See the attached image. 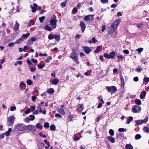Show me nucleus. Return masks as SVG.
Segmentation results:
<instances>
[{
	"mask_svg": "<svg viewBox=\"0 0 149 149\" xmlns=\"http://www.w3.org/2000/svg\"><path fill=\"white\" fill-rule=\"evenodd\" d=\"M57 22V21L56 20V17L55 16V17L50 21V24L52 26L53 29H55L56 27Z\"/></svg>",
	"mask_w": 149,
	"mask_h": 149,
	"instance_id": "obj_7",
	"label": "nucleus"
},
{
	"mask_svg": "<svg viewBox=\"0 0 149 149\" xmlns=\"http://www.w3.org/2000/svg\"><path fill=\"white\" fill-rule=\"evenodd\" d=\"M79 139L80 138L77 136H74V139L75 141L79 140Z\"/></svg>",
	"mask_w": 149,
	"mask_h": 149,
	"instance_id": "obj_60",
	"label": "nucleus"
},
{
	"mask_svg": "<svg viewBox=\"0 0 149 149\" xmlns=\"http://www.w3.org/2000/svg\"><path fill=\"white\" fill-rule=\"evenodd\" d=\"M126 149H133V147L130 144H127L126 145Z\"/></svg>",
	"mask_w": 149,
	"mask_h": 149,
	"instance_id": "obj_28",
	"label": "nucleus"
},
{
	"mask_svg": "<svg viewBox=\"0 0 149 149\" xmlns=\"http://www.w3.org/2000/svg\"><path fill=\"white\" fill-rule=\"evenodd\" d=\"M83 48L84 52L87 54H89L91 51V49L88 47H84Z\"/></svg>",
	"mask_w": 149,
	"mask_h": 149,
	"instance_id": "obj_12",
	"label": "nucleus"
},
{
	"mask_svg": "<svg viewBox=\"0 0 149 149\" xmlns=\"http://www.w3.org/2000/svg\"><path fill=\"white\" fill-rule=\"evenodd\" d=\"M120 77L121 82V86H123V87H124L125 85L124 79L122 75L120 76Z\"/></svg>",
	"mask_w": 149,
	"mask_h": 149,
	"instance_id": "obj_20",
	"label": "nucleus"
},
{
	"mask_svg": "<svg viewBox=\"0 0 149 149\" xmlns=\"http://www.w3.org/2000/svg\"><path fill=\"white\" fill-rule=\"evenodd\" d=\"M45 19V17L44 16L40 17L39 18V20L40 22H42Z\"/></svg>",
	"mask_w": 149,
	"mask_h": 149,
	"instance_id": "obj_38",
	"label": "nucleus"
},
{
	"mask_svg": "<svg viewBox=\"0 0 149 149\" xmlns=\"http://www.w3.org/2000/svg\"><path fill=\"white\" fill-rule=\"evenodd\" d=\"M55 35V34H49L48 36V39L51 40L54 38Z\"/></svg>",
	"mask_w": 149,
	"mask_h": 149,
	"instance_id": "obj_19",
	"label": "nucleus"
},
{
	"mask_svg": "<svg viewBox=\"0 0 149 149\" xmlns=\"http://www.w3.org/2000/svg\"><path fill=\"white\" fill-rule=\"evenodd\" d=\"M29 116L30 117V120H33L35 119V117L33 115H30Z\"/></svg>",
	"mask_w": 149,
	"mask_h": 149,
	"instance_id": "obj_55",
	"label": "nucleus"
},
{
	"mask_svg": "<svg viewBox=\"0 0 149 149\" xmlns=\"http://www.w3.org/2000/svg\"><path fill=\"white\" fill-rule=\"evenodd\" d=\"M30 6L31 8L32 9V12L33 13H35L36 11L37 8H34L33 6H32L31 5H30Z\"/></svg>",
	"mask_w": 149,
	"mask_h": 149,
	"instance_id": "obj_40",
	"label": "nucleus"
},
{
	"mask_svg": "<svg viewBox=\"0 0 149 149\" xmlns=\"http://www.w3.org/2000/svg\"><path fill=\"white\" fill-rule=\"evenodd\" d=\"M80 25L81 29L82 32V33H84L86 28V25L83 21H81L80 22Z\"/></svg>",
	"mask_w": 149,
	"mask_h": 149,
	"instance_id": "obj_11",
	"label": "nucleus"
},
{
	"mask_svg": "<svg viewBox=\"0 0 149 149\" xmlns=\"http://www.w3.org/2000/svg\"><path fill=\"white\" fill-rule=\"evenodd\" d=\"M141 138V136L139 134H137L135 136V139L136 140L139 139Z\"/></svg>",
	"mask_w": 149,
	"mask_h": 149,
	"instance_id": "obj_37",
	"label": "nucleus"
},
{
	"mask_svg": "<svg viewBox=\"0 0 149 149\" xmlns=\"http://www.w3.org/2000/svg\"><path fill=\"white\" fill-rule=\"evenodd\" d=\"M70 57L76 61L77 63L78 64L79 63V62L78 61V55L74 52V50H73V52L71 53V55Z\"/></svg>",
	"mask_w": 149,
	"mask_h": 149,
	"instance_id": "obj_4",
	"label": "nucleus"
},
{
	"mask_svg": "<svg viewBox=\"0 0 149 149\" xmlns=\"http://www.w3.org/2000/svg\"><path fill=\"white\" fill-rule=\"evenodd\" d=\"M133 120V118L132 116H130L127 119V123L129 124Z\"/></svg>",
	"mask_w": 149,
	"mask_h": 149,
	"instance_id": "obj_32",
	"label": "nucleus"
},
{
	"mask_svg": "<svg viewBox=\"0 0 149 149\" xmlns=\"http://www.w3.org/2000/svg\"><path fill=\"white\" fill-rule=\"evenodd\" d=\"M143 130L146 133L149 132V128L148 127H144L143 128Z\"/></svg>",
	"mask_w": 149,
	"mask_h": 149,
	"instance_id": "obj_39",
	"label": "nucleus"
},
{
	"mask_svg": "<svg viewBox=\"0 0 149 149\" xmlns=\"http://www.w3.org/2000/svg\"><path fill=\"white\" fill-rule=\"evenodd\" d=\"M146 92L145 91H143L140 95V98L141 99H143L146 96Z\"/></svg>",
	"mask_w": 149,
	"mask_h": 149,
	"instance_id": "obj_16",
	"label": "nucleus"
},
{
	"mask_svg": "<svg viewBox=\"0 0 149 149\" xmlns=\"http://www.w3.org/2000/svg\"><path fill=\"white\" fill-rule=\"evenodd\" d=\"M27 125H24L22 124H19L15 125L14 129L17 131H21L26 130Z\"/></svg>",
	"mask_w": 149,
	"mask_h": 149,
	"instance_id": "obj_2",
	"label": "nucleus"
},
{
	"mask_svg": "<svg viewBox=\"0 0 149 149\" xmlns=\"http://www.w3.org/2000/svg\"><path fill=\"white\" fill-rule=\"evenodd\" d=\"M54 38L57 42H58L60 40V35L55 34Z\"/></svg>",
	"mask_w": 149,
	"mask_h": 149,
	"instance_id": "obj_21",
	"label": "nucleus"
},
{
	"mask_svg": "<svg viewBox=\"0 0 149 149\" xmlns=\"http://www.w3.org/2000/svg\"><path fill=\"white\" fill-rule=\"evenodd\" d=\"M39 134L41 137H42L43 138H46V136L45 135H42V132L39 133Z\"/></svg>",
	"mask_w": 149,
	"mask_h": 149,
	"instance_id": "obj_57",
	"label": "nucleus"
},
{
	"mask_svg": "<svg viewBox=\"0 0 149 149\" xmlns=\"http://www.w3.org/2000/svg\"><path fill=\"white\" fill-rule=\"evenodd\" d=\"M135 103L136 104L139 105H141V101L139 99H136L135 100Z\"/></svg>",
	"mask_w": 149,
	"mask_h": 149,
	"instance_id": "obj_41",
	"label": "nucleus"
},
{
	"mask_svg": "<svg viewBox=\"0 0 149 149\" xmlns=\"http://www.w3.org/2000/svg\"><path fill=\"white\" fill-rule=\"evenodd\" d=\"M15 118L14 116H11L7 118V125L10 126L13 124Z\"/></svg>",
	"mask_w": 149,
	"mask_h": 149,
	"instance_id": "obj_3",
	"label": "nucleus"
},
{
	"mask_svg": "<svg viewBox=\"0 0 149 149\" xmlns=\"http://www.w3.org/2000/svg\"><path fill=\"white\" fill-rule=\"evenodd\" d=\"M102 49V47L98 46L97 47L96 49L95 50L94 52L95 53H97L101 51V49Z\"/></svg>",
	"mask_w": 149,
	"mask_h": 149,
	"instance_id": "obj_25",
	"label": "nucleus"
},
{
	"mask_svg": "<svg viewBox=\"0 0 149 149\" xmlns=\"http://www.w3.org/2000/svg\"><path fill=\"white\" fill-rule=\"evenodd\" d=\"M142 70V68L140 66L138 67V68L136 69V71L138 72H140Z\"/></svg>",
	"mask_w": 149,
	"mask_h": 149,
	"instance_id": "obj_34",
	"label": "nucleus"
},
{
	"mask_svg": "<svg viewBox=\"0 0 149 149\" xmlns=\"http://www.w3.org/2000/svg\"><path fill=\"white\" fill-rule=\"evenodd\" d=\"M26 83L27 84L29 85H31L32 83V81L29 79H27L26 81Z\"/></svg>",
	"mask_w": 149,
	"mask_h": 149,
	"instance_id": "obj_45",
	"label": "nucleus"
},
{
	"mask_svg": "<svg viewBox=\"0 0 149 149\" xmlns=\"http://www.w3.org/2000/svg\"><path fill=\"white\" fill-rule=\"evenodd\" d=\"M30 39L33 42L35 41L36 40V38L32 37Z\"/></svg>",
	"mask_w": 149,
	"mask_h": 149,
	"instance_id": "obj_62",
	"label": "nucleus"
},
{
	"mask_svg": "<svg viewBox=\"0 0 149 149\" xmlns=\"http://www.w3.org/2000/svg\"><path fill=\"white\" fill-rule=\"evenodd\" d=\"M25 84L24 81H22L19 84V88L21 89H23L24 88V87L25 86Z\"/></svg>",
	"mask_w": 149,
	"mask_h": 149,
	"instance_id": "obj_22",
	"label": "nucleus"
},
{
	"mask_svg": "<svg viewBox=\"0 0 149 149\" xmlns=\"http://www.w3.org/2000/svg\"><path fill=\"white\" fill-rule=\"evenodd\" d=\"M107 139L111 143H113L115 142V139L111 136H107Z\"/></svg>",
	"mask_w": 149,
	"mask_h": 149,
	"instance_id": "obj_15",
	"label": "nucleus"
},
{
	"mask_svg": "<svg viewBox=\"0 0 149 149\" xmlns=\"http://www.w3.org/2000/svg\"><path fill=\"white\" fill-rule=\"evenodd\" d=\"M45 66L44 65H42L40 63H39L37 65V66L39 69H41L43 68Z\"/></svg>",
	"mask_w": 149,
	"mask_h": 149,
	"instance_id": "obj_36",
	"label": "nucleus"
},
{
	"mask_svg": "<svg viewBox=\"0 0 149 149\" xmlns=\"http://www.w3.org/2000/svg\"><path fill=\"white\" fill-rule=\"evenodd\" d=\"M15 42H11L8 44V45L9 47H11L14 46Z\"/></svg>",
	"mask_w": 149,
	"mask_h": 149,
	"instance_id": "obj_56",
	"label": "nucleus"
},
{
	"mask_svg": "<svg viewBox=\"0 0 149 149\" xmlns=\"http://www.w3.org/2000/svg\"><path fill=\"white\" fill-rule=\"evenodd\" d=\"M141 107L139 106L135 105L132 108V111L135 113L139 112L141 110Z\"/></svg>",
	"mask_w": 149,
	"mask_h": 149,
	"instance_id": "obj_6",
	"label": "nucleus"
},
{
	"mask_svg": "<svg viewBox=\"0 0 149 149\" xmlns=\"http://www.w3.org/2000/svg\"><path fill=\"white\" fill-rule=\"evenodd\" d=\"M143 80L145 82H148L149 81V78L145 77L144 78Z\"/></svg>",
	"mask_w": 149,
	"mask_h": 149,
	"instance_id": "obj_52",
	"label": "nucleus"
},
{
	"mask_svg": "<svg viewBox=\"0 0 149 149\" xmlns=\"http://www.w3.org/2000/svg\"><path fill=\"white\" fill-rule=\"evenodd\" d=\"M59 81V80L58 79H51L50 82L52 83V84L56 85L58 84Z\"/></svg>",
	"mask_w": 149,
	"mask_h": 149,
	"instance_id": "obj_10",
	"label": "nucleus"
},
{
	"mask_svg": "<svg viewBox=\"0 0 149 149\" xmlns=\"http://www.w3.org/2000/svg\"><path fill=\"white\" fill-rule=\"evenodd\" d=\"M126 130V129L123 128H120L118 129V131L120 132H124Z\"/></svg>",
	"mask_w": 149,
	"mask_h": 149,
	"instance_id": "obj_50",
	"label": "nucleus"
},
{
	"mask_svg": "<svg viewBox=\"0 0 149 149\" xmlns=\"http://www.w3.org/2000/svg\"><path fill=\"white\" fill-rule=\"evenodd\" d=\"M26 130H28L29 131L32 132H35L36 130L35 127L33 125H29L27 126Z\"/></svg>",
	"mask_w": 149,
	"mask_h": 149,
	"instance_id": "obj_9",
	"label": "nucleus"
},
{
	"mask_svg": "<svg viewBox=\"0 0 149 149\" xmlns=\"http://www.w3.org/2000/svg\"><path fill=\"white\" fill-rule=\"evenodd\" d=\"M106 26H105V25H103L102 26V27H101L102 29L101 30V31L102 32H103L104 31V30H105V29H106Z\"/></svg>",
	"mask_w": 149,
	"mask_h": 149,
	"instance_id": "obj_58",
	"label": "nucleus"
},
{
	"mask_svg": "<svg viewBox=\"0 0 149 149\" xmlns=\"http://www.w3.org/2000/svg\"><path fill=\"white\" fill-rule=\"evenodd\" d=\"M33 42L29 39L26 42V44L27 45L29 46L31 45Z\"/></svg>",
	"mask_w": 149,
	"mask_h": 149,
	"instance_id": "obj_33",
	"label": "nucleus"
},
{
	"mask_svg": "<svg viewBox=\"0 0 149 149\" xmlns=\"http://www.w3.org/2000/svg\"><path fill=\"white\" fill-rule=\"evenodd\" d=\"M101 2L103 3H107L108 2V0H100Z\"/></svg>",
	"mask_w": 149,
	"mask_h": 149,
	"instance_id": "obj_59",
	"label": "nucleus"
},
{
	"mask_svg": "<svg viewBox=\"0 0 149 149\" xmlns=\"http://www.w3.org/2000/svg\"><path fill=\"white\" fill-rule=\"evenodd\" d=\"M120 22V20L117 19L111 25L108 31L109 34L111 35L115 32V31L117 30L118 26L119 25Z\"/></svg>",
	"mask_w": 149,
	"mask_h": 149,
	"instance_id": "obj_1",
	"label": "nucleus"
},
{
	"mask_svg": "<svg viewBox=\"0 0 149 149\" xmlns=\"http://www.w3.org/2000/svg\"><path fill=\"white\" fill-rule=\"evenodd\" d=\"M58 112L62 115H64L65 114V112L63 108H61L59 109L58 110Z\"/></svg>",
	"mask_w": 149,
	"mask_h": 149,
	"instance_id": "obj_18",
	"label": "nucleus"
},
{
	"mask_svg": "<svg viewBox=\"0 0 149 149\" xmlns=\"http://www.w3.org/2000/svg\"><path fill=\"white\" fill-rule=\"evenodd\" d=\"M148 117H147L144 120H141L142 123H146L148 121Z\"/></svg>",
	"mask_w": 149,
	"mask_h": 149,
	"instance_id": "obj_47",
	"label": "nucleus"
},
{
	"mask_svg": "<svg viewBox=\"0 0 149 149\" xmlns=\"http://www.w3.org/2000/svg\"><path fill=\"white\" fill-rule=\"evenodd\" d=\"M30 35L29 33H27L26 34H23L21 36V38H27Z\"/></svg>",
	"mask_w": 149,
	"mask_h": 149,
	"instance_id": "obj_23",
	"label": "nucleus"
},
{
	"mask_svg": "<svg viewBox=\"0 0 149 149\" xmlns=\"http://www.w3.org/2000/svg\"><path fill=\"white\" fill-rule=\"evenodd\" d=\"M106 89L108 92L111 93H114L117 90L116 87L113 86H107Z\"/></svg>",
	"mask_w": 149,
	"mask_h": 149,
	"instance_id": "obj_5",
	"label": "nucleus"
},
{
	"mask_svg": "<svg viewBox=\"0 0 149 149\" xmlns=\"http://www.w3.org/2000/svg\"><path fill=\"white\" fill-rule=\"evenodd\" d=\"M136 123L137 126L141 125L142 123L141 120H138L136 121Z\"/></svg>",
	"mask_w": 149,
	"mask_h": 149,
	"instance_id": "obj_43",
	"label": "nucleus"
},
{
	"mask_svg": "<svg viewBox=\"0 0 149 149\" xmlns=\"http://www.w3.org/2000/svg\"><path fill=\"white\" fill-rule=\"evenodd\" d=\"M23 41L22 39L21 38L18 39L15 42V44H19L21 43Z\"/></svg>",
	"mask_w": 149,
	"mask_h": 149,
	"instance_id": "obj_24",
	"label": "nucleus"
},
{
	"mask_svg": "<svg viewBox=\"0 0 149 149\" xmlns=\"http://www.w3.org/2000/svg\"><path fill=\"white\" fill-rule=\"evenodd\" d=\"M92 41L94 43H95L96 42H97V40L95 39V37H93L92 39Z\"/></svg>",
	"mask_w": 149,
	"mask_h": 149,
	"instance_id": "obj_61",
	"label": "nucleus"
},
{
	"mask_svg": "<svg viewBox=\"0 0 149 149\" xmlns=\"http://www.w3.org/2000/svg\"><path fill=\"white\" fill-rule=\"evenodd\" d=\"M36 127L37 129L40 130H41L42 127L41 125L39 123H37L36 125Z\"/></svg>",
	"mask_w": 149,
	"mask_h": 149,
	"instance_id": "obj_26",
	"label": "nucleus"
},
{
	"mask_svg": "<svg viewBox=\"0 0 149 149\" xmlns=\"http://www.w3.org/2000/svg\"><path fill=\"white\" fill-rule=\"evenodd\" d=\"M16 107L15 106H11L10 107V111H15L16 110Z\"/></svg>",
	"mask_w": 149,
	"mask_h": 149,
	"instance_id": "obj_48",
	"label": "nucleus"
},
{
	"mask_svg": "<svg viewBox=\"0 0 149 149\" xmlns=\"http://www.w3.org/2000/svg\"><path fill=\"white\" fill-rule=\"evenodd\" d=\"M109 58L113 59L114 58L116 55V53L114 51H112L109 53Z\"/></svg>",
	"mask_w": 149,
	"mask_h": 149,
	"instance_id": "obj_14",
	"label": "nucleus"
},
{
	"mask_svg": "<svg viewBox=\"0 0 149 149\" xmlns=\"http://www.w3.org/2000/svg\"><path fill=\"white\" fill-rule=\"evenodd\" d=\"M30 118H29L27 117L24 119V121L26 123H29L30 122Z\"/></svg>",
	"mask_w": 149,
	"mask_h": 149,
	"instance_id": "obj_54",
	"label": "nucleus"
},
{
	"mask_svg": "<svg viewBox=\"0 0 149 149\" xmlns=\"http://www.w3.org/2000/svg\"><path fill=\"white\" fill-rule=\"evenodd\" d=\"M67 2V1H65L64 2H63L61 3V5L62 6V7H64L66 6Z\"/></svg>",
	"mask_w": 149,
	"mask_h": 149,
	"instance_id": "obj_49",
	"label": "nucleus"
},
{
	"mask_svg": "<svg viewBox=\"0 0 149 149\" xmlns=\"http://www.w3.org/2000/svg\"><path fill=\"white\" fill-rule=\"evenodd\" d=\"M29 68L30 69V71L31 72H33L35 71V69L31 67H29Z\"/></svg>",
	"mask_w": 149,
	"mask_h": 149,
	"instance_id": "obj_63",
	"label": "nucleus"
},
{
	"mask_svg": "<svg viewBox=\"0 0 149 149\" xmlns=\"http://www.w3.org/2000/svg\"><path fill=\"white\" fill-rule=\"evenodd\" d=\"M44 127L46 128H48L49 127V123L47 122H46L45 123L44 125Z\"/></svg>",
	"mask_w": 149,
	"mask_h": 149,
	"instance_id": "obj_44",
	"label": "nucleus"
},
{
	"mask_svg": "<svg viewBox=\"0 0 149 149\" xmlns=\"http://www.w3.org/2000/svg\"><path fill=\"white\" fill-rule=\"evenodd\" d=\"M104 57L107 58L108 59L109 58V54L105 53L104 54Z\"/></svg>",
	"mask_w": 149,
	"mask_h": 149,
	"instance_id": "obj_53",
	"label": "nucleus"
},
{
	"mask_svg": "<svg viewBox=\"0 0 149 149\" xmlns=\"http://www.w3.org/2000/svg\"><path fill=\"white\" fill-rule=\"evenodd\" d=\"M47 92L50 94H53L54 93V90L53 88H50L48 89Z\"/></svg>",
	"mask_w": 149,
	"mask_h": 149,
	"instance_id": "obj_27",
	"label": "nucleus"
},
{
	"mask_svg": "<svg viewBox=\"0 0 149 149\" xmlns=\"http://www.w3.org/2000/svg\"><path fill=\"white\" fill-rule=\"evenodd\" d=\"M148 58H143L141 60V61L144 64L147 65L148 64L147 60Z\"/></svg>",
	"mask_w": 149,
	"mask_h": 149,
	"instance_id": "obj_17",
	"label": "nucleus"
},
{
	"mask_svg": "<svg viewBox=\"0 0 149 149\" xmlns=\"http://www.w3.org/2000/svg\"><path fill=\"white\" fill-rule=\"evenodd\" d=\"M136 25L138 28L141 29L143 27L144 24L143 23L141 22L139 24H136Z\"/></svg>",
	"mask_w": 149,
	"mask_h": 149,
	"instance_id": "obj_31",
	"label": "nucleus"
},
{
	"mask_svg": "<svg viewBox=\"0 0 149 149\" xmlns=\"http://www.w3.org/2000/svg\"><path fill=\"white\" fill-rule=\"evenodd\" d=\"M55 116L56 117H57H57H60V118H62V116L60 114H59L58 113H56V114L55 115Z\"/></svg>",
	"mask_w": 149,
	"mask_h": 149,
	"instance_id": "obj_64",
	"label": "nucleus"
},
{
	"mask_svg": "<svg viewBox=\"0 0 149 149\" xmlns=\"http://www.w3.org/2000/svg\"><path fill=\"white\" fill-rule=\"evenodd\" d=\"M109 133L111 136H112L114 135V132L112 129H110L109 131Z\"/></svg>",
	"mask_w": 149,
	"mask_h": 149,
	"instance_id": "obj_42",
	"label": "nucleus"
},
{
	"mask_svg": "<svg viewBox=\"0 0 149 149\" xmlns=\"http://www.w3.org/2000/svg\"><path fill=\"white\" fill-rule=\"evenodd\" d=\"M143 48L140 47L136 49V51H137L138 53H140L143 50Z\"/></svg>",
	"mask_w": 149,
	"mask_h": 149,
	"instance_id": "obj_46",
	"label": "nucleus"
},
{
	"mask_svg": "<svg viewBox=\"0 0 149 149\" xmlns=\"http://www.w3.org/2000/svg\"><path fill=\"white\" fill-rule=\"evenodd\" d=\"M94 15H90L85 16L84 17V20L86 21H88L91 20L93 21L94 20L93 17Z\"/></svg>",
	"mask_w": 149,
	"mask_h": 149,
	"instance_id": "obj_8",
	"label": "nucleus"
},
{
	"mask_svg": "<svg viewBox=\"0 0 149 149\" xmlns=\"http://www.w3.org/2000/svg\"><path fill=\"white\" fill-rule=\"evenodd\" d=\"M34 24V22L33 20H31L29 21L28 24V26L29 27L31 26V25H33Z\"/></svg>",
	"mask_w": 149,
	"mask_h": 149,
	"instance_id": "obj_35",
	"label": "nucleus"
},
{
	"mask_svg": "<svg viewBox=\"0 0 149 149\" xmlns=\"http://www.w3.org/2000/svg\"><path fill=\"white\" fill-rule=\"evenodd\" d=\"M19 26V23H17V21H16V23L13 27V29L16 31L18 30Z\"/></svg>",
	"mask_w": 149,
	"mask_h": 149,
	"instance_id": "obj_13",
	"label": "nucleus"
},
{
	"mask_svg": "<svg viewBox=\"0 0 149 149\" xmlns=\"http://www.w3.org/2000/svg\"><path fill=\"white\" fill-rule=\"evenodd\" d=\"M50 129L51 130L54 131L55 129V126L54 125H52L50 126Z\"/></svg>",
	"mask_w": 149,
	"mask_h": 149,
	"instance_id": "obj_51",
	"label": "nucleus"
},
{
	"mask_svg": "<svg viewBox=\"0 0 149 149\" xmlns=\"http://www.w3.org/2000/svg\"><path fill=\"white\" fill-rule=\"evenodd\" d=\"M11 131L12 129L10 128H9L8 131L4 133L5 135L6 136H8Z\"/></svg>",
	"mask_w": 149,
	"mask_h": 149,
	"instance_id": "obj_29",
	"label": "nucleus"
},
{
	"mask_svg": "<svg viewBox=\"0 0 149 149\" xmlns=\"http://www.w3.org/2000/svg\"><path fill=\"white\" fill-rule=\"evenodd\" d=\"M45 30H47L48 31H51L52 30V28L49 26L48 25H46L45 28Z\"/></svg>",
	"mask_w": 149,
	"mask_h": 149,
	"instance_id": "obj_30",
	"label": "nucleus"
}]
</instances>
